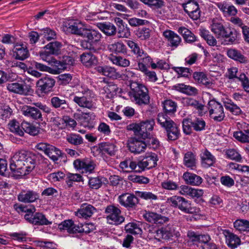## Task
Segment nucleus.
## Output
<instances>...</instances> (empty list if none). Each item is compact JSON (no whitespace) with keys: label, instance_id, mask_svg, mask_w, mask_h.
Here are the masks:
<instances>
[{"label":"nucleus","instance_id":"f257e3e1","mask_svg":"<svg viewBox=\"0 0 249 249\" xmlns=\"http://www.w3.org/2000/svg\"><path fill=\"white\" fill-rule=\"evenodd\" d=\"M36 156L29 151L20 150L12 157L10 168L15 176H22L32 171L36 165Z\"/></svg>","mask_w":249,"mask_h":249},{"label":"nucleus","instance_id":"f03ea898","mask_svg":"<svg viewBox=\"0 0 249 249\" xmlns=\"http://www.w3.org/2000/svg\"><path fill=\"white\" fill-rule=\"evenodd\" d=\"M163 104L165 113L158 114V122L165 129L168 140L175 141L179 137V129L178 125L167 116V114H174L177 110V105L175 102L171 100H165Z\"/></svg>","mask_w":249,"mask_h":249},{"label":"nucleus","instance_id":"7ed1b4c3","mask_svg":"<svg viewBox=\"0 0 249 249\" xmlns=\"http://www.w3.org/2000/svg\"><path fill=\"white\" fill-rule=\"evenodd\" d=\"M157 155L152 153L137 162L129 159L124 160L120 162L119 166L125 172L134 171L141 173L145 169H149L155 167L157 165Z\"/></svg>","mask_w":249,"mask_h":249},{"label":"nucleus","instance_id":"20e7f679","mask_svg":"<svg viewBox=\"0 0 249 249\" xmlns=\"http://www.w3.org/2000/svg\"><path fill=\"white\" fill-rule=\"evenodd\" d=\"M130 90L128 93L131 100L139 106L147 105L150 103L148 90L143 84L132 82L130 84Z\"/></svg>","mask_w":249,"mask_h":249},{"label":"nucleus","instance_id":"39448f33","mask_svg":"<svg viewBox=\"0 0 249 249\" xmlns=\"http://www.w3.org/2000/svg\"><path fill=\"white\" fill-rule=\"evenodd\" d=\"M102 37V34L97 30L87 28L83 38L84 39L80 41V46L93 53H97L100 50L99 44Z\"/></svg>","mask_w":249,"mask_h":249},{"label":"nucleus","instance_id":"423d86ee","mask_svg":"<svg viewBox=\"0 0 249 249\" xmlns=\"http://www.w3.org/2000/svg\"><path fill=\"white\" fill-rule=\"evenodd\" d=\"M73 96V101L83 108L93 110L96 108V104L93 102L94 97L93 92L89 89H82Z\"/></svg>","mask_w":249,"mask_h":249},{"label":"nucleus","instance_id":"0eeeda50","mask_svg":"<svg viewBox=\"0 0 249 249\" xmlns=\"http://www.w3.org/2000/svg\"><path fill=\"white\" fill-rule=\"evenodd\" d=\"M33 104L36 107L26 106L22 108V111L24 115L34 120H40L41 121L42 120V117L40 110H42L51 115H54V112L52 111L51 108L46 105H43L40 102L34 103Z\"/></svg>","mask_w":249,"mask_h":249},{"label":"nucleus","instance_id":"6e6552de","mask_svg":"<svg viewBox=\"0 0 249 249\" xmlns=\"http://www.w3.org/2000/svg\"><path fill=\"white\" fill-rule=\"evenodd\" d=\"M18 209L22 212L26 213L24 218L29 223L35 225H48L52 224V222L48 220L45 215L40 213H36L35 208L28 209L26 207L20 206Z\"/></svg>","mask_w":249,"mask_h":249},{"label":"nucleus","instance_id":"1a4fd4ad","mask_svg":"<svg viewBox=\"0 0 249 249\" xmlns=\"http://www.w3.org/2000/svg\"><path fill=\"white\" fill-rule=\"evenodd\" d=\"M167 203L185 213H194L197 212V209L192 206L190 201L180 196H174L168 198Z\"/></svg>","mask_w":249,"mask_h":249},{"label":"nucleus","instance_id":"9d476101","mask_svg":"<svg viewBox=\"0 0 249 249\" xmlns=\"http://www.w3.org/2000/svg\"><path fill=\"white\" fill-rule=\"evenodd\" d=\"M207 108L211 118L216 122H221L225 117L222 105L215 100H210L207 104Z\"/></svg>","mask_w":249,"mask_h":249},{"label":"nucleus","instance_id":"9b49d317","mask_svg":"<svg viewBox=\"0 0 249 249\" xmlns=\"http://www.w3.org/2000/svg\"><path fill=\"white\" fill-rule=\"evenodd\" d=\"M105 213L107 221L110 224L118 225L124 221V217L121 215L120 209L114 205L107 206Z\"/></svg>","mask_w":249,"mask_h":249},{"label":"nucleus","instance_id":"f8f14e48","mask_svg":"<svg viewBox=\"0 0 249 249\" xmlns=\"http://www.w3.org/2000/svg\"><path fill=\"white\" fill-rule=\"evenodd\" d=\"M185 12L193 20H197L200 17L201 11L196 0H187L182 4Z\"/></svg>","mask_w":249,"mask_h":249},{"label":"nucleus","instance_id":"ddd939ff","mask_svg":"<svg viewBox=\"0 0 249 249\" xmlns=\"http://www.w3.org/2000/svg\"><path fill=\"white\" fill-rule=\"evenodd\" d=\"M6 87L7 89L10 92L20 95H28L33 92V89L31 87L25 83L14 82L8 83Z\"/></svg>","mask_w":249,"mask_h":249},{"label":"nucleus","instance_id":"4468645a","mask_svg":"<svg viewBox=\"0 0 249 249\" xmlns=\"http://www.w3.org/2000/svg\"><path fill=\"white\" fill-rule=\"evenodd\" d=\"M55 83V80L50 77L45 76L36 82L37 91L41 93H48L52 90Z\"/></svg>","mask_w":249,"mask_h":249},{"label":"nucleus","instance_id":"2eb2a0df","mask_svg":"<svg viewBox=\"0 0 249 249\" xmlns=\"http://www.w3.org/2000/svg\"><path fill=\"white\" fill-rule=\"evenodd\" d=\"M155 122L153 119L145 120L139 124V137L142 139H145L150 136V132L153 129Z\"/></svg>","mask_w":249,"mask_h":249},{"label":"nucleus","instance_id":"dca6fc26","mask_svg":"<svg viewBox=\"0 0 249 249\" xmlns=\"http://www.w3.org/2000/svg\"><path fill=\"white\" fill-rule=\"evenodd\" d=\"M120 204L126 208H134L139 203V199L134 195L125 193L118 196Z\"/></svg>","mask_w":249,"mask_h":249},{"label":"nucleus","instance_id":"f3484780","mask_svg":"<svg viewBox=\"0 0 249 249\" xmlns=\"http://www.w3.org/2000/svg\"><path fill=\"white\" fill-rule=\"evenodd\" d=\"M73 166L77 170H81L83 173H91L95 169V164L89 160L76 159L73 161Z\"/></svg>","mask_w":249,"mask_h":249},{"label":"nucleus","instance_id":"a211bd4d","mask_svg":"<svg viewBox=\"0 0 249 249\" xmlns=\"http://www.w3.org/2000/svg\"><path fill=\"white\" fill-rule=\"evenodd\" d=\"M127 146L130 152L137 154L144 151L146 144L143 141L136 138H130L127 141Z\"/></svg>","mask_w":249,"mask_h":249},{"label":"nucleus","instance_id":"6ab92c4d","mask_svg":"<svg viewBox=\"0 0 249 249\" xmlns=\"http://www.w3.org/2000/svg\"><path fill=\"white\" fill-rule=\"evenodd\" d=\"M66 27L68 32L82 37L88 28L86 25L80 21L70 23Z\"/></svg>","mask_w":249,"mask_h":249},{"label":"nucleus","instance_id":"aec40b11","mask_svg":"<svg viewBox=\"0 0 249 249\" xmlns=\"http://www.w3.org/2000/svg\"><path fill=\"white\" fill-rule=\"evenodd\" d=\"M143 217L147 221L155 224H162L169 220L167 217L151 212H145Z\"/></svg>","mask_w":249,"mask_h":249},{"label":"nucleus","instance_id":"412c9836","mask_svg":"<svg viewBox=\"0 0 249 249\" xmlns=\"http://www.w3.org/2000/svg\"><path fill=\"white\" fill-rule=\"evenodd\" d=\"M108 50L115 55L126 54L127 49L125 45L122 41H118L109 44L107 46Z\"/></svg>","mask_w":249,"mask_h":249},{"label":"nucleus","instance_id":"4be33fe9","mask_svg":"<svg viewBox=\"0 0 249 249\" xmlns=\"http://www.w3.org/2000/svg\"><path fill=\"white\" fill-rule=\"evenodd\" d=\"M96 211V209L90 204H84L75 212V215L79 218L87 219L90 217Z\"/></svg>","mask_w":249,"mask_h":249},{"label":"nucleus","instance_id":"5701e85b","mask_svg":"<svg viewBox=\"0 0 249 249\" xmlns=\"http://www.w3.org/2000/svg\"><path fill=\"white\" fill-rule=\"evenodd\" d=\"M163 35L167 40L169 46L171 47H178L181 42L180 37L174 32L167 30L163 33Z\"/></svg>","mask_w":249,"mask_h":249},{"label":"nucleus","instance_id":"b1692460","mask_svg":"<svg viewBox=\"0 0 249 249\" xmlns=\"http://www.w3.org/2000/svg\"><path fill=\"white\" fill-rule=\"evenodd\" d=\"M172 89L189 96H195L198 93V90L195 87L183 83L174 85Z\"/></svg>","mask_w":249,"mask_h":249},{"label":"nucleus","instance_id":"393cba45","mask_svg":"<svg viewBox=\"0 0 249 249\" xmlns=\"http://www.w3.org/2000/svg\"><path fill=\"white\" fill-rule=\"evenodd\" d=\"M223 233L226 238V242L230 248L234 249L240 245L241 240L236 235L229 230H224Z\"/></svg>","mask_w":249,"mask_h":249},{"label":"nucleus","instance_id":"a878e982","mask_svg":"<svg viewBox=\"0 0 249 249\" xmlns=\"http://www.w3.org/2000/svg\"><path fill=\"white\" fill-rule=\"evenodd\" d=\"M13 56L16 59L23 60L29 56L27 48L23 44H17L13 50Z\"/></svg>","mask_w":249,"mask_h":249},{"label":"nucleus","instance_id":"bb28decb","mask_svg":"<svg viewBox=\"0 0 249 249\" xmlns=\"http://www.w3.org/2000/svg\"><path fill=\"white\" fill-rule=\"evenodd\" d=\"M216 5L225 16H235L237 13V9L226 1L217 2Z\"/></svg>","mask_w":249,"mask_h":249},{"label":"nucleus","instance_id":"cd10ccee","mask_svg":"<svg viewBox=\"0 0 249 249\" xmlns=\"http://www.w3.org/2000/svg\"><path fill=\"white\" fill-rule=\"evenodd\" d=\"M38 198L37 194L33 191H22L18 196L19 201L25 203L33 202Z\"/></svg>","mask_w":249,"mask_h":249},{"label":"nucleus","instance_id":"c85d7f7f","mask_svg":"<svg viewBox=\"0 0 249 249\" xmlns=\"http://www.w3.org/2000/svg\"><path fill=\"white\" fill-rule=\"evenodd\" d=\"M82 63L87 67L96 66L98 63V59L96 56L91 53H84L80 55Z\"/></svg>","mask_w":249,"mask_h":249},{"label":"nucleus","instance_id":"c756f323","mask_svg":"<svg viewBox=\"0 0 249 249\" xmlns=\"http://www.w3.org/2000/svg\"><path fill=\"white\" fill-rule=\"evenodd\" d=\"M200 157L201 163L205 168L212 166L215 162L214 157L206 149L202 151Z\"/></svg>","mask_w":249,"mask_h":249},{"label":"nucleus","instance_id":"7c9ffc66","mask_svg":"<svg viewBox=\"0 0 249 249\" xmlns=\"http://www.w3.org/2000/svg\"><path fill=\"white\" fill-rule=\"evenodd\" d=\"M183 178L187 184L193 186L199 185L203 180L200 176L188 172L183 174Z\"/></svg>","mask_w":249,"mask_h":249},{"label":"nucleus","instance_id":"2f4dec72","mask_svg":"<svg viewBox=\"0 0 249 249\" xmlns=\"http://www.w3.org/2000/svg\"><path fill=\"white\" fill-rule=\"evenodd\" d=\"M108 59L114 64L121 67H127L130 65V61L122 56L110 54Z\"/></svg>","mask_w":249,"mask_h":249},{"label":"nucleus","instance_id":"473e14b6","mask_svg":"<svg viewBox=\"0 0 249 249\" xmlns=\"http://www.w3.org/2000/svg\"><path fill=\"white\" fill-rule=\"evenodd\" d=\"M183 103L186 106L192 107L196 108L198 110V114L201 116L205 113L204 106L194 99L186 98L184 99Z\"/></svg>","mask_w":249,"mask_h":249},{"label":"nucleus","instance_id":"72a5a7b5","mask_svg":"<svg viewBox=\"0 0 249 249\" xmlns=\"http://www.w3.org/2000/svg\"><path fill=\"white\" fill-rule=\"evenodd\" d=\"M13 115V110L7 105H3L0 107V123H5Z\"/></svg>","mask_w":249,"mask_h":249},{"label":"nucleus","instance_id":"f704fd0d","mask_svg":"<svg viewBox=\"0 0 249 249\" xmlns=\"http://www.w3.org/2000/svg\"><path fill=\"white\" fill-rule=\"evenodd\" d=\"M66 140L70 144L75 146L80 145L84 143L82 137L78 134L70 133L66 136Z\"/></svg>","mask_w":249,"mask_h":249},{"label":"nucleus","instance_id":"c9c22d12","mask_svg":"<svg viewBox=\"0 0 249 249\" xmlns=\"http://www.w3.org/2000/svg\"><path fill=\"white\" fill-rule=\"evenodd\" d=\"M60 230H67L70 233L78 232V225L76 226L71 220H67L61 222L58 226Z\"/></svg>","mask_w":249,"mask_h":249},{"label":"nucleus","instance_id":"e433bc0d","mask_svg":"<svg viewBox=\"0 0 249 249\" xmlns=\"http://www.w3.org/2000/svg\"><path fill=\"white\" fill-rule=\"evenodd\" d=\"M184 165L191 169H194L196 164V156L192 152H187L183 158Z\"/></svg>","mask_w":249,"mask_h":249},{"label":"nucleus","instance_id":"4c0bfd02","mask_svg":"<svg viewBox=\"0 0 249 249\" xmlns=\"http://www.w3.org/2000/svg\"><path fill=\"white\" fill-rule=\"evenodd\" d=\"M227 54L230 58L241 63H246L248 61L246 57L239 51L234 49H229L227 52Z\"/></svg>","mask_w":249,"mask_h":249},{"label":"nucleus","instance_id":"58836bf2","mask_svg":"<svg viewBox=\"0 0 249 249\" xmlns=\"http://www.w3.org/2000/svg\"><path fill=\"white\" fill-rule=\"evenodd\" d=\"M221 38H224L228 44H233L237 38V33L234 29L227 27Z\"/></svg>","mask_w":249,"mask_h":249},{"label":"nucleus","instance_id":"ea45409f","mask_svg":"<svg viewBox=\"0 0 249 249\" xmlns=\"http://www.w3.org/2000/svg\"><path fill=\"white\" fill-rule=\"evenodd\" d=\"M193 78L196 82L207 87H210L212 85V82L209 81L206 75L203 72H195L193 73Z\"/></svg>","mask_w":249,"mask_h":249},{"label":"nucleus","instance_id":"a19ab883","mask_svg":"<svg viewBox=\"0 0 249 249\" xmlns=\"http://www.w3.org/2000/svg\"><path fill=\"white\" fill-rule=\"evenodd\" d=\"M184 39L188 43H193L196 40V37L189 30L184 27H180L178 29Z\"/></svg>","mask_w":249,"mask_h":249},{"label":"nucleus","instance_id":"79ce46f5","mask_svg":"<svg viewBox=\"0 0 249 249\" xmlns=\"http://www.w3.org/2000/svg\"><path fill=\"white\" fill-rule=\"evenodd\" d=\"M21 126L24 131L32 136L37 135L40 132V128L27 122H23Z\"/></svg>","mask_w":249,"mask_h":249},{"label":"nucleus","instance_id":"37998d69","mask_svg":"<svg viewBox=\"0 0 249 249\" xmlns=\"http://www.w3.org/2000/svg\"><path fill=\"white\" fill-rule=\"evenodd\" d=\"M99 28L105 34L108 36H114L117 31L116 27L109 22L100 24Z\"/></svg>","mask_w":249,"mask_h":249},{"label":"nucleus","instance_id":"c03bdc74","mask_svg":"<svg viewBox=\"0 0 249 249\" xmlns=\"http://www.w3.org/2000/svg\"><path fill=\"white\" fill-rule=\"evenodd\" d=\"M126 43L132 53L136 55L137 57H142L143 55L144 51L141 49L137 43L131 40H126Z\"/></svg>","mask_w":249,"mask_h":249},{"label":"nucleus","instance_id":"a18cd8bd","mask_svg":"<svg viewBox=\"0 0 249 249\" xmlns=\"http://www.w3.org/2000/svg\"><path fill=\"white\" fill-rule=\"evenodd\" d=\"M51 104L55 108L65 109L68 108V104L66 100L61 99L57 96L53 97L51 99Z\"/></svg>","mask_w":249,"mask_h":249},{"label":"nucleus","instance_id":"49530a36","mask_svg":"<svg viewBox=\"0 0 249 249\" xmlns=\"http://www.w3.org/2000/svg\"><path fill=\"white\" fill-rule=\"evenodd\" d=\"M226 28L220 22H213L211 25V31L217 38H221L223 36Z\"/></svg>","mask_w":249,"mask_h":249},{"label":"nucleus","instance_id":"de8ad7c7","mask_svg":"<svg viewBox=\"0 0 249 249\" xmlns=\"http://www.w3.org/2000/svg\"><path fill=\"white\" fill-rule=\"evenodd\" d=\"M99 148L103 153L110 156L114 155L116 151L115 145L112 143H102L99 145Z\"/></svg>","mask_w":249,"mask_h":249},{"label":"nucleus","instance_id":"09e8293b","mask_svg":"<svg viewBox=\"0 0 249 249\" xmlns=\"http://www.w3.org/2000/svg\"><path fill=\"white\" fill-rule=\"evenodd\" d=\"M234 138L242 143H249V132L245 130H239L234 132L233 134Z\"/></svg>","mask_w":249,"mask_h":249},{"label":"nucleus","instance_id":"8fccbe9b","mask_svg":"<svg viewBox=\"0 0 249 249\" xmlns=\"http://www.w3.org/2000/svg\"><path fill=\"white\" fill-rule=\"evenodd\" d=\"M62 46L61 43L58 41L52 42L46 45L44 48L48 50L53 55H58L60 53Z\"/></svg>","mask_w":249,"mask_h":249},{"label":"nucleus","instance_id":"3c124183","mask_svg":"<svg viewBox=\"0 0 249 249\" xmlns=\"http://www.w3.org/2000/svg\"><path fill=\"white\" fill-rule=\"evenodd\" d=\"M8 127L10 131L15 135L19 136H23L24 135V133L20 129L19 124L17 121L13 120L10 121L8 124Z\"/></svg>","mask_w":249,"mask_h":249},{"label":"nucleus","instance_id":"603ef678","mask_svg":"<svg viewBox=\"0 0 249 249\" xmlns=\"http://www.w3.org/2000/svg\"><path fill=\"white\" fill-rule=\"evenodd\" d=\"M106 181V179L103 177H97L91 178L89 180V187L93 189H97L100 188L103 183Z\"/></svg>","mask_w":249,"mask_h":249},{"label":"nucleus","instance_id":"864d4df0","mask_svg":"<svg viewBox=\"0 0 249 249\" xmlns=\"http://www.w3.org/2000/svg\"><path fill=\"white\" fill-rule=\"evenodd\" d=\"M151 30L148 28H139L136 31V36L141 40H146L150 37Z\"/></svg>","mask_w":249,"mask_h":249},{"label":"nucleus","instance_id":"5fc2aeb1","mask_svg":"<svg viewBox=\"0 0 249 249\" xmlns=\"http://www.w3.org/2000/svg\"><path fill=\"white\" fill-rule=\"evenodd\" d=\"M200 35L206 41L209 45H216L217 43L216 40L212 35L209 34L208 31L205 29H200Z\"/></svg>","mask_w":249,"mask_h":249},{"label":"nucleus","instance_id":"6e6d98bb","mask_svg":"<svg viewBox=\"0 0 249 249\" xmlns=\"http://www.w3.org/2000/svg\"><path fill=\"white\" fill-rule=\"evenodd\" d=\"M61 151L54 146L51 145L48 149V152L46 155L50 157L54 161H57L58 158L61 155Z\"/></svg>","mask_w":249,"mask_h":249},{"label":"nucleus","instance_id":"4d7b16f0","mask_svg":"<svg viewBox=\"0 0 249 249\" xmlns=\"http://www.w3.org/2000/svg\"><path fill=\"white\" fill-rule=\"evenodd\" d=\"M234 227L239 231H249V221L238 219L234 222Z\"/></svg>","mask_w":249,"mask_h":249},{"label":"nucleus","instance_id":"13d9d810","mask_svg":"<svg viewBox=\"0 0 249 249\" xmlns=\"http://www.w3.org/2000/svg\"><path fill=\"white\" fill-rule=\"evenodd\" d=\"M124 229L127 233L134 235L140 234L142 232L141 229L134 223H129L125 225Z\"/></svg>","mask_w":249,"mask_h":249},{"label":"nucleus","instance_id":"bf43d9fd","mask_svg":"<svg viewBox=\"0 0 249 249\" xmlns=\"http://www.w3.org/2000/svg\"><path fill=\"white\" fill-rule=\"evenodd\" d=\"M136 194L142 199L147 200H156L158 199V196L150 192L136 191Z\"/></svg>","mask_w":249,"mask_h":249},{"label":"nucleus","instance_id":"052dcab7","mask_svg":"<svg viewBox=\"0 0 249 249\" xmlns=\"http://www.w3.org/2000/svg\"><path fill=\"white\" fill-rule=\"evenodd\" d=\"M41 35L47 40L55 39L56 38V34L55 32L50 28H45L41 30Z\"/></svg>","mask_w":249,"mask_h":249},{"label":"nucleus","instance_id":"680f3d73","mask_svg":"<svg viewBox=\"0 0 249 249\" xmlns=\"http://www.w3.org/2000/svg\"><path fill=\"white\" fill-rule=\"evenodd\" d=\"M145 4L150 7H153L159 9L164 6V1L163 0H140Z\"/></svg>","mask_w":249,"mask_h":249},{"label":"nucleus","instance_id":"e2e57ef3","mask_svg":"<svg viewBox=\"0 0 249 249\" xmlns=\"http://www.w3.org/2000/svg\"><path fill=\"white\" fill-rule=\"evenodd\" d=\"M105 71V76L113 79H117L121 77V74L117 72L116 69L113 67L106 66Z\"/></svg>","mask_w":249,"mask_h":249},{"label":"nucleus","instance_id":"0e129e2a","mask_svg":"<svg viewBox=\"0 0 249 249\" xmlns=\"http://www.w3.org/2000/svg\"><path fill=\"white\" fill-rule=\"evenodd\" d=\"M205 125V122L202 118H196L192 121V127L196 131L204 130Z\"/></svg>","mask_w":249,"mask_h":249},{"label":"nucleus","instance_id":"69168bd1","mask_svg":"<svg viewBox=\"0 0 249 249\" xmlns=\"http://www.w3.org/2000/svg\"><path fill=\"white\" fill-rule=\"evenodd\" d=\"M241 72H239L238 69L236 67H232L229 69L227 73V77L230 80L233 81H239L240 74Z\"/></svg>","mask_w":249,"mask_h":249},{"label":"nucleus","instance_id":"338daca9","mask_svg":"<svg viewBox=\"0 0 249 249\" xmlns=\"http://www.w3.org/2000/svg\"><path fill=\"white\" fill-rule=\"evenodd\" d=\"M39 53L40 58L43 61L47 62L49 65L52 63V61L54 58L53 56V54L48 50L45 49L44 51L39 52Z\"/></svg>","mask_w":249,"mask_h":249},{"label":"nucleus","instance_id":"774afa93","mask_svg":"<svg viewBox=\"0 0 249 249\" xmlns=\"http://www.w3.org/2000/svg\"><path fill=\"white\" fill-rule=\"evenodd\" d=\"M226 157L236 161H240L241 156L240 154L235 149H230L226 152Z\"/></svg>","mask_w":249,"mask_h":249}]
</instances>
